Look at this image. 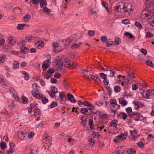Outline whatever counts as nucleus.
Masks as SVG:
<instances>
[{"instance_id": "2eb2a0df", "label": "nucleus", "mask_w": 154, "mask_h": 154, "mask_svg": "<svg viewBox=\"0 0 154 154\" xmlns=\"http://www.w3.org/2000/svg\"><path fill=\"white\" fill-rule=\"evenodd\" d=\"M16 42V38L14 37L11 36L8 39V42L9 44L12 45H14Z\"/></svg>"}, {"instance_id": "49530a36", "label": "nucleus", "mask_w": 154, "mask_h": 154, "mask_svg": "<svg viewBox=\"0 0 154 154\" xmlns=\"http://www.w3.org/2000/svg\"><path fill=\"white\" fill-rule=\"evenodd\" d=\"M146 36L147 38H151L153 36V34L149 32H147L146 33Z\"/></svg>"}, {"instance_id": "a878e982", "label": "nucleus", "mask_w": 154, "mask_h": 154, "mask_svg": "<svg viewBox=\"0 0 154 154\" xmlns=\"http://www.w3.org/2000/svg\"><path fill=\"white\" fill-rule=\"evenodd\" d=\"M23 20L24 22H27L29 21L31 18L30 15L29 14H26L23 17Z\"/></svg>"}, {"instance_id": "f3484780", "label": "nucleus", "mask_w": 154, "mask_h": 154, "mask_svg": "<svg viewBox=\"0 0 154 154\" xmlns=\"http://www.w3.org/2000/svg\"><path fill=\"white\" fill-rule=\"evenodd\" d=\"M94 108L95 106H93L92 105V106L91 107L88 108V109L89 111L90 112H91V115L92 113L94 115H95L97 114L98 112H99V111L96 109Z\"/></svg>"}, {"instance_id": "7c9ffc66", "label": "nucleus", "mask_w": 154, "mask_h": 154, "mask_svg": "<svg viewBox=\"0 0 154 154\" xmlns=\"http://www.w3.org/2000/svg\"><path fill=\"white\" fill-rule=\"evenodd\" d=\"M82 104L85 106H87V107L90 108L92 106V104L89 102L85 101L82 103Z\"/></svg>"}, {"instance_id": "f704fd0d", "label": "nucleus", "mask_w": 154, "mask_h": 154, "mask_svg": "<svg viewBox=\"0 0 154 154\" xmlns=\"http://www.w3.org/2000/svg\"><path fill=\"white\" fill-rule=\"evenodd\" d=\"M26 26L25 24H19L17 26V28L18 30H22L24 29V27Z\"/></svg>"}, {"instance_id": "ddd939ff", "label": "nucleus", "mask_w": 154, "mask_h": 154, "mask_svg": "<svg viewBox=\"0 0 154 154\" xmlns=\"http://www.w3.org/2000/svg\"><path fill=\"white\" fill-rule=\"evenodd\" d=\"M51 63L49 59L45 60L42 66L43 70L44 71L46 70L47 68L50 66Z\"/></svg>"}, {"instance_id": "f8f14e48", "label": "nucleus", "mask_w": 154, "mask_h": 154, "mask_svg": "<svg viewBox=\"0 0 154 154\" xmlns=\"http://www.w3.org/2000/svg\"><path fill=\"white\" fill-rule=\"evenodd\" d=\"M88 107L87 108H82L80 109L81 112L83 115H86V116H91V113L90 112L88 111Z\"/></svg>"}, {"instance_id": "20e7f679", "label": "nucleus", "mask_w": 154, "mask_h": 154, "mask_svg": "<svg viewBox=\"0 0 154 154\" xmlns=\"http://www.w3.org/2000/svg\"><path fill=\"white\" fill-rule=\"evenodd\" d=\"M124 4L123 3H119L115 7L114 11L116 12L123 13L124 10Z\"/></svg>"}, {"instance_id": "37998d69", "label": "nucleus", "mask_w": 154, "mask_h": 154, "mask_svg": "<svg viewBox=\"0 0 154 154\" xmlns=\"http://www.w3.org/2000/svg\"><path fill=\"white\" fill-rule=\"evenodd\" d=\"M146 63L148 66L151 67H154V65L151 61L149 60H146Z\"/></svg>"}, {"instance_id": "c9c22d12", "label": "nucleus", "mask_w": 154, "mask_h": 154, "mask_svg": "<svg viewBox=\"0 0 154 154\" xmlns=\"http://www.w3.org/2000/svg\"><path fill=\"white\" fill-rule=\"evenodd\" d=\"M6 57L5 55L2 54L0 56V63H3L5 61Z\"/></svg>"}, {"instance_id": "7ed1b4c3", "label": "nucleus", "mask_w": 154, "mask_h": 154, "mask_svg": "<svg viewBox=\"0 0 154 154\" xmlns=\"http://www.w3.org/2000/svg\"><path fill=\"white\" fill-rule=\"evenodd\" d=\"M124 10L123 13L126 14L128 12L129 14H131V12L133 10L134 8L131 4H124Z\"/></svg>"}, {"instance_id": "aec40b11", "label": "nucleus", "mask_w": 154, "mask_h": 154, "mask_svg": "<svg viewBox=\"0 0 154 154\" xmlns=\"http://www.w3.org/2000/svg\"><path fill=\"white\" fill-rule=\"evenodd\" d=\"M119 102L122 106H124L128 104V102L123 98L121 97L119 99Z\"/></svg>"}, {"instance_id": "ea45409f", "label": "nucleus", "mask_w": 154, "mask_h": 154, "mask_svg": "<svg viewBox=\"0 0 154 154\" xmlns=\"http://www.w3.org/2000/svg\"><path fill=\"white\" fill-rule=\"evenodd\" d=\"M21 99L23 103L24 104H26L28 102V98L25 96H23L22 97Z\"/></svg>"}, {"instance_id": "0eeeda50", "label": "nucleus", "mask_w": 154, "mask_h": 154, "mask_svg": "<svg viewBox=\"0 0 154 154\" xmlns=\"http://www.w3.org/2000/svg\"><path fill=\"white\" fill-rule=\"evenodd\" d=\"M52 140L51 137V136H48L43 139V143H45V144H47V146L49 147L50 146L51 144V141Z\"/></svg>"}, {"instance_id": "b1692460", "label": "nucleus", "mask_w": 154, "mask_h": 154, "mask_svg": "<svg viewBox=\"0 0 154 154\" xmlns=\"http://www.w3.org/2000/svg\"><path fill=\"white\" fill-rule=\"evenodd\" d=\"M18 137L21 140H24L26 139L25 138H26L27 135L26 134L24 133L23 132H21V133L19 134Z\"/></svg>"}, {"instance_id": "473e14b6", "label": "nucleus", "mask_w": 154, "mask_h": 154, "mask_svg": "<svg viewBox=\"0 0 154 154\" xmlns=\"http://www.w3.org/2000/svg\"><path fill=\"white\" fill-rule=\"evenodd\" d=\"M59 97L60 98V103L62 104H64V103L65 102H64V103H63L62 100H63V99L65 97V94L63 92H61L60 94Z\"/></svg>"}, {"instance_id": "680f3d73", "label": "nucleus", "mask_w": 154, "mask_h": 154, "mask_svg": "<svg viewBox=\"0 0 154 154\" xmlns=\"http://www.w3.org/2000/svg\"><path fill=\"white\" fill-rule=\"evenodd\" d=\"M128 76L130 79H132L135 76V75L134 73L131 72L128 74Z\"/></svg>"}, {"instance_id": "cd10ccee", "label": "nucleus", "mask_w": 154, "mask_h": 154, "mask_svg": "<svg viewBox=\"0 0 154 154\" xmlns=\"http://www.w3.org/2000/svg\"><path fill=\"white\" fill-rule=\"evenodd\" d=\"M126 152L128 154H135L136 150L133 148H128Z\"/></svg>"}, {"instance_id": "4468645a", "label": "nucleus", "mask_w": 154, "mask_h": 154, "mask_svg": "<svg viewBox=\"0 0 154 154\" xmlns=\"http://www.w3.org/2000/svg\"><path fill=\"white\" fill-rule=\"evenodd\" d=\"M52 47L53 48L55 49V51L57 52H59L62 51V49H60L59 48V43L57 42H53L52 43Z\"/></svg>"}, {"instance_id": "2f4dec72", "label": "nucleus", "mask_w": 154, "mask_h": 154, "mask_svg": "<svg viewBox=\"0 0 154 154\" xmlns=\"http://www.w3.org/2000/svg\"><path fill=\"white\" fill-rule=\"evenodd\" d=\"M130 134L129 136V138L131 140H134L137 139V137L135 135L136 134H134V133L132 132H130Z\"/></svg>"}, {"instance_id": "79ce46f5", "label": "nucleus", "mask_w": 154, "mask_h": 154, "mask_svg": "<svg viewBox=\"0 0 154 154\" xmlns=\"http://www.w3.org/2000/svg\"><path fill=\"white\" fill-rule=\"evenodd\" d=\"M114 91L116 93L119 92L121 90L120 88L118 85L114 86Z\"/></svg>"}, {"instance_id": "6ab92c4d", "label": "nucleus", "mask_w": 154, "mask_h": 154, "mask_svg": "<svg viewBox=\"0 0 154 154\" xmlns=\"http://www.w3.org/2000/svg\"><path fill=\"white\" fill-rule=\"evenodd\" d=\"M35 45L37 48L41 49L44 46V43L42 41H38L35 44Z\"/></svg>"}, {"instance_id": "603ef678", "label": "nucleus", "mask_w": 154, "mask_h": 154, "mask_svg": "<svg viewBox=\"0 0 154 154\" xmlns=\"http://www.w3.org/2000/svg\"><path fill=\"white\" fill-rule=\"evenodd\" d=\"M50 92H53L54 93H57L58 92V91L57 88L54 86L51 87V90L49 91Z\"/></svg>"}, {"instance_id": "bf43d9fd", "label": "nucleus", "mask_w": 154, "mask_h": 154, "mask_svg": "<svg viewBox=\"0 0 154 154\" xmlns=\"http://www.w3.org/2000/svg\"><path fill=\"white\" fill-rule=\"evenodd\" d=\"M92 135L94 138H95L97 136L99 137L100 136L98 132L95 131L93 132Z\"/></svg>"}, {"instance_id": "864d4df0", "label": "nucleus", "mask_w": 154, "mask_h": 154, "mask_svg": "<svg viewBox=\"0 0 154 154\" xmlns=\"http://www.w3.org/2000/svg\"><path fill=\"white\" fill-rule=\"evenodd\" d=\"M105 88H106V89L107 90V91L109 93V95H110V96L111 95V93H112V91L111 90V88L110 87L108 86H106L105 87Z\"/></svg>"}, {"instance_id": "39448f33", "label": "nucleus", "mask_w": 154, "mask_h": 154, "mask_svg": "<svg viewBox=\"0 0 154 154\" xmlns=\"http://www.w3.org/2000/svg\"><path fill=\"white\" fill-rule=\"evenodd\" d=\"M55 67L56 69L59 71H63V63L61 60H57L56 62Z\"/></svg>"}, {"instance_id": "338daca9", "label": "nucleus", "mask_w": 154, "mask_h": 154, "mask_svg": "<svg viewBox=\"0 0 154 154\" xmlns=\"http://www.w3.org/2000/svg\"><path fill=\"white\" fill-rule=\"evenodd\" d=\"M34 136V132L31 131L28 134V137L29 138H31Z\"/></svg>"}, {"instance_id": "6e6d98bb", "label": "nucleus", "mask_w": 154, "mask_h": 154, "mask_svg": "<svg viewBox=\"0 0 154 154\" xmlns=\"http://www.w3.org/2000/svg\"><path fill=\"white\" fill-rule=\"evenodd\" d=\"M33 36H26L25 37V39L27 42H30L33 39Z\"/></svg>"}, {"instance_id": "1a4fd4ad", "label": "nucleus", "mask_w": 154, "mask_h": 154, "mask_svg": "<svg viewBox=\"0 0 154 154\" xmlns=\"http://www.w3.org/2000/svg\"><path fill=\"white\" fill-rule=\"evenodd\" d=\"M146 7L148 8H152V11H154V0H146Z\"/></svg>"}, {"instance_id": "de8ad7c7", "label": "nucleus", "mask_w": 154, "mask_h": 154, "mask_svg": "<svg viewBox=\"0 0 154 154\" xmlns=\"http://www.w3.org/2000/svg\"><path fill=\"white\" fill-rule=\"evenodd\" d=\"M29 50V49L27 47H24L23 49H21V52L25 54Z\"/></svg>"}, {"instance_id": "bb28decb", "label": "nucleus", "mask_w": 154, "mask_h": 154, "mask_svg": "<svg viewBox=\"0 0 154 154\" xmlns=\"http://www.w3.org/2000/svg\"><path fill=\"white\" fill-rule=\"evenodd\" d=\"M32 87L35 91V92H38L39 91V87L37 84L35 83L33 84L32 85Z\"/></svg>"}, {"instance_id": "4c0bfd02", "label": "nucleus", "mask_w": 154, "mask_h": 154, "mask_svg": "<svg viewBox=\"0 0 154 154\" xmlns=\"http://www.w3.org/2000/svg\"><path fill=\"white\" fill-rule=\"evenodd\" d=\"M19 63L17 61H15L13 64V67L14 69H16L19 67Z\"/></svg>"}, {"instance_id": "8fccbe9b", "label": "nucleus", "mask_w": 154, "mask_h": 154, "mask_svg": "<svg viewBox=\"0 0 154 154\" xmlns=\"http://www.w3.org/2000/svg\"><path fill=\"white\" fill-rule=\"evenodd\" d=\"M127 113L128 114V115L130 114L131 112H132V109L131 107H128L126 109H125Z\"/></svg>"}, {"instance_id": "6e6552de", "label": "nucleus", "mask_w": 154, "mask_h": 154, "mask_svg": "<svg viewBox=\"0 0 154 154\" xmlns=\"http://www.w3.org/2000/svg\"><path fill=\"white\" fill-rule=\"evenodd\" d=\"M22 13V11L21 9L18 7H16L14 8L13 10V13L14 15L12 16L13 17L14 16H17L21 14Z\"/></svg>"}, {"instance_id": "4d7b16f0", "label": "nucleus", "mask_w": 154, "mask_h": 154, "mask_svg": "<svg viewBox=\"0 0 154 154\" xmlns=\"http://www.w3.org/2000/svg\"><path fill=\"white\" fill-rule=\"evenodd\" d=\"M57 105V103L56 102L54 101L52 103L50 106L51 108H53L56 107Z\"/></svg>"}, {"instance_id": "4be33fe9", "label": "nucleus", "mask_w": 154, "mask_h": 154, "mask_svg": "<svg viewBox=\"0 0 154 154\" xmlns=\"http://www.w3.org/2000/svg\"><path fill=\"white\" fill-rule=\"evenodd\" d=\"M118 121L116 119H113L109 123V125L110 127H116L117 125Z\"/></svg>"}, {"instance_id": "e433bc0d", "label": "nucleus", "mask_w": 154, "mask_h": 154, "mask_svg": "<svg viewBox=\"0 0 154 154\" xmlns=\"http://www.w3.org/2000/svg\"><path fill=\"white\" fill-rule=\"evenodd\" d=\"M22 73V74L25 75L24 78L25 80H27L29 79V78L28 72L25 71H23Z\"/></svg>"}, {"instance_id": "13d9d810", "label": "nucleus", "mask_w": 154, "mask_h": 154, "mask_svg": "<svg viewBox=\"0 0 154 154\" xmlns=\"http://www.w3.org/2000/svg\"><path fill=\"white\" fill-rule=\"evenodd\" d=\"M10 92L11 94L13 96H14L15 94V91H14V89L12 88H10Z\"/></svg>"}, {"instance_id": "a211bd4d", "label": "nucleus", "mask_w": 154, "mask_h": 154, "mask_svg": "<svg viewBox=\"0 0 154 154\" xmlns=\"http://www.w3.org/2000/svg\"><path fill=\"white\" fill-rule=\"evenodd\" d=\"M106 70L107 71V74L109 75V76L110 77H114L115 74L116 72L114 70H111L109 68H106Z\"/></svg>"}, {"instance_id": "9b49d317", "label": "nucleus", "mask_w": 154, "mask_h": 154, "mask_svg": "<svg viewBox=\"0 0 154 154\" xmlns=\"http://www.w3.org/2000/svg\"><path fill=\"white\" fill-rule=\"evenodd\" d=\"M34 112V116L37 117V120H39L40 119V116L41 112L40 111L39 108L37 107H36V109L33 110Z\"/></svg>"}, {"instance_id": "69168bd1", "label": "nucleus", "mask_w": 154, "mask_h": 154, "mask_svg": "<svg viewBox=\"0 0 154 154\" xmlns=\"http://www.w3.org/2000/svg\"><path fill=\"white\" fill-rule=\"evenodd\" d=\"M48 93L50 96L52 98H54L55 96V94H54L53 92H50V91H48Z\"/></svg>"}, {"instance_id": "09e8293b", "label": "nucleus", "mask_w": 154, "mask_h": 154, "mask_svg": "<svg viewBox=\"0 0 154 154\" xmlns=\"http://www.w3.org/2000/svg\"><path fill=\"white\" fill-rule=\"evenodd\" d=\"M100 118L101 119H106L108 118V116L107 114H104L103 115H102L100 116Z\"/></svg>"}, {"instance_id": "c85d7f7f", "label": "nucleus", "mask_w": 154, "mask_h": 154, "mask_svg": "<svg viewBox=\"0 0 154 154\" xmlns=\"http://www.w3.org/2000/svg\"><path fill=\"white\" fill-rule=\"evenodd\" d=\"M118 137L120 140H124L126 139L127 137V135L125 133H121L118 135Z\"/></svg>"}, {"instance_id": "c03bdc74", "label": "nucleus", "mask_w": 154, "mask_h": 154, "mask_svg": "<svg viewBox=\"0 0 154 154\" xmlns=\"http://www.w3.org/2000/svg\"><path fill=\"white\" fill-rule=\"evenodd\" d=\"M89 124L91 129H93L94 127V123L93 120L92 119H90L89 120Z\"/></svg>"}, {"instance_id": "58836bf2", "label": "nucleus", "mask_w": 154, "mask_h": 154, "mask_svg": "<svg viewBox=\"0 0 154 154\" xmlns=\"http://www.w3.org/2000/svg\"><path fill=\"white\" fill-rule=\"evenodd\" d=\"M0 146L2 149L4 150L6 147V144L4 141H2L1 143H0Z\"/></svg>"}, {"instance_id": "dca6fc26", "label": "nucleus", "mask_w": 154, "mask_h": 154, "mask_svg": "<svg viewBox=\"0 0 154 154\" xmlns=\"http://www.w3.org/2000/svg\"><path fill=\"white\" fill-rule=\"evenodd\" d=\"M67 97L69 100L72 103H75L76 102V100L74 99V96L70 93L68 94Z\"/></svg>"}, {"instance_id": "a18cd8bd", "label": "nucleus", "mask_w": 154, "mask_h": 154, "mask_svg": "<svg viewBox=\"0 0 154 154\" xmlns=\"http://www.w3.org/2000/svg\"><path fill=\"white\" fill-rule=\"evenodd\" d=\"M135 26L140 29H141L143 28L142 25L139 23L137 22H135Z\"/></svg>"}, {"instance_id": "f257e3e1", "label": "nucleus", "mask_w": 154, "mask_h": 154, "mask_svg": "<svg viewBox=\"0 0 154 154\" xmlns=\"http://www.w3.org/2000/svg\"><path fill=\"white\" fill-rule=\"evenodd\" d=\"M136 116L134 119L136 121H144V120L146 118L143 116L141 113L136 112H132L130 114L128 115V116L130 118H132L133 116Z\"/></svg>"}, {"instance_id": "774afa93", "label": "nucleus", "mask_w": 154, "mask_h": 154, "mask_svg": "<svg viewBox=\"0 0 154 154\" xmlns=\"http://www.w3.org/2000/svg\"><path fill=\"white\" fill-rule=\"evenodd\" d=\"M101 39L103 42H105L107 41V38L106 36H103L101 37Z\"/></svg>"}, {"instance_id": "0e129e2a", "label": "nucleus", "mask_w": 154, "mask_h": 154, "mask_svg": "<svg viewBox=\"0 0 154 154\" xmlns=\"http://www.w3.org/2000/svg\"><path fill=\"white\" fill-rule=\"evenodd\" d=\"M95 34L94 31L89 30L88 32V34L90 36H93Z\"/></svg>"}, {"instance_id": "3c124183", "label": "nucleus", "mask_w": 154, "mask_h": 154, "mask_svg": "<svg viewBox=\"0 0 154 154\" xmlns=\"http://www.w3.org/2000/svg\"><path fill=\"white\" fill-rule=\"evenodd\" d=\"M136 101H134L133 102V103L134 104V108L136 110H138L139 109L140 107L139 105L136 103Z\"/></svg>"}, {"instance_id": "5701e85b", "label": "nucleus", "mask_w": 154, "mask_h": 154, "mask_svg": "<svg viewBox=\"0 0 154 154\" xmlns=\"http://www.w3.org/2000/svg\"><path fill=\"white\" fill-rule=\"evenodd\" d=\"M124 148V146L121 147V149L116 151L114 152L113 154H122L125 151V149H123Z\"/></svg>"}, {"instance_id": "052dcab7", "label": "nucleus", "mask_w": 154, "mask_h": 154, "mask_svg": "<svg viewBox=\"0 0 154 154\" xmlns=\"http://www.w3.org/2000/svg\"><path fill=\"white\" fill-rule=\"evenodd\" d=\"M115 38V40L114 41V42L117 43L116 45H118L120 44V42H119V38L118 37H116Z\"/></svg>"}, {"instance_id": "9d476101", "label": "nucleus", "mask_w": 154, "mask_h": 154, "mask_svg": "<svg viewBox=\"0 0 154 154\" xmlns=\"http://www.w3.org/2000/svg\"><path fill=\"white\" fill-rule=\"evenodd\" d=\"M37 104L35 103H33L31 104L29 106L27 107L29 109L28 113H31L32 111H33V110L36 109V107H37Z\"/></svg>"}, {"instance_id": "5fc2aeb1", "label": "nucleus", "mask_w": 154, "mask_h": 154, "mask_svg": "<svg viewBox=\"0 0 154 154\" xmlns=\"http://www.w3.org/2000/svg\"><path fill=\"white\" fill-rule=\"evenodd\" d=\"M42 10L43 12L46 14L49 13L50 12V9L46 8V7L43 8Z\"/></svg>"}, {"instance_id": "c756f323", "label": "nucleus", "mask_w": 154, "mask_h": 154, "mask_svg": "<svg viewBox=\"0 0 154 154\" xmlns=\"http://www.w3.org/2000/svg\"><path fill=\"white\" fill-rule=\"evenodd\" d=\"M40 2V7L41 8L46 7L47 3L45 0H39Z\"/></svg>"}, {"instance_id": "393cba45", "label": "nucleus", "mask_w": 154, "mask_h": 154, "mask_svg": "<svg viewBox=\"0 0 154 154\" xmlns=\"http://www.w3.org/2000/svg\"><path fill=\"white\" fill-rule=\"evenodd\" d=\"M120 116H122V119L123 120H125L127 119L128 117L127 114L123 112H121L119 114H117V116L118 117Z\"/></svg>"}, {"instance_id": "412c9836", "label": "nucleus", "mask_w": 154, "mask_h": 154, "mask_svg": "<svg viewBox=\"0 0 154 154\" xmlns=\"http://www.w3.org/2000/svg\"><path fill=\"white\" fill-rule=\"evenodd\" d=\"M37 92H35V91H31V93L32 95L35 98L38 99H39L41 98V94H38L37 93Z\"/></svg>"}, {"instance_id": "f03ea898", "label": "nucleus", "mask_w": 154, "mask_h": 154, "mask_svg": "<svg viewBox=\"0 0 154 154\" xmlns=\"http://www.w3.org/2000/svg\"><path fill=\"white\" fill-rule=\"evenodd\" d=\"M65 62L66 66L71 69H72L75 68H77L76 67L77 66L75 65L69 59L67 58H66Z\"/></svg>"}, {"instance_id": "72a5a7b5", "label": "nucleus", "mask_w": 154, "mask_h": 154, "mask_svg": "<svg viewBox=\"0 0 154 154\" xmlns=\"http://www.w3.org/2000/svg\"><path fill=\"white\" fill-rule=\"evenodd\" d=\"M42 97L41 98L42 99V102L44 104H46L48 101V99L46 97H43V94H41Z\"/></svg>"}, {"instance_id": "e2e57ef3", "label": "nucleus", "mask_w": 154, "mask_h": 154, "mask_svg": "<svg viewBox=\"0 0 154 154\" xmlns=\"http://www.w3.org/2000/svg\"><path fill=\"white\" fill-rule=\"evenodd\" d=\"M122 22L123 24H128L130 23V21L128 19H126L122 20Z\"/></svg>"}, {"instance_id": "423d86ee", "label": "nucleus", "mask_w": 154, "mask_h": 154, "mask_svg": "<svg viewBox=\"0 0 154 154\" xmlns=\"http://www.w3.org/2000/svg\"><path fill=\"white\" fill-rule=\"evenodd\" d=\"M141 15L142 16L145 15L146 17L149 16L152 17L154 15V11L152 10V11H151L149 10L145 9L143 10Z\"/></svg>"}, {"instance_id": "a19ab883", "label": "nucleus", "mask_w": 154, "mask_h": 154, "mask_svg": "<svg viewBox=\"0 0 154 154\" xmlns=\"http://www.w3.org/2000/svg\"><path fill=\"white\" fill-rule=\"evenodd\" d=\"M113 43V42L111 39H109L106 44V45L108 47H110Z\"/></svg>"}]
</instances>
